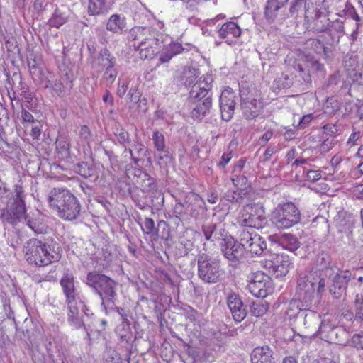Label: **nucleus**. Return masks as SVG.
Instances as JSON below:
<instances>
[{
    "mask_svg": "<svg viewBox=\"0 0 363 363\" xmlns=\"http://www.w3.org/2000/svg\"><path fill=\"white\" fill-rule=\"evenodd\" d=\"M24 198L21 184L14 185L11 191L0 178V218L4 223L14 225L22 220L26 221Z\"/></svg>",
    "mask_w": 363,
    "mask_h": 363,
    "instance_id": "nucleus-1",
    "label": "nucleus"
},
{
    "mask_svg": "<svg viewBox=\"0 0 363 363\" xmlns=\"http://www.w3.org/2000/svg\"><path fill=\"white\" fill-rule=\"evenodd\" d=\"M48 201L57 216L65 220H76L80 215V202L67 189H52L48 194Z\"/></svg>",
    "mask_w": 363,
    "mask_h": 363,
    "instance_id": "nucleus-2",
    "label": "nucleus"
},
{
    "mask_svg": "<svg viewBox=\"0 0 363 363\" xmlns=\"http://www.w3.org/2000/svg\"><path fill=\"white\" fill-rule=\"evenodd\" d=\"M24 250L27 261L38 267L48 265L61 257L58 244L49 240L43 242L38 239H30L26 242Z\"/></svg>",
    "mask_w": 363,
    "mask_h": 363,
    "instance_id": "nucleus-3",
    "label": "nucleus"
},
{
    "mask_svg": "<svg viewBox=\"0 0 363 363\" xmlns=\"http://www.w3.org/2000/svg\"><path fill=\"white\" fill-rule=\"evenodd\" d=\"M325 291V279L318 271L305 270L298 274L296 296L304 309L311 306L315 294L321 296Z\"/></svg>",
    "mask_w": 363,
    "mask_h": 363,
    "instance_id": "nucleus-4",
    "label": "nucleus"
},
{
    "mask_svg": "<svg viewBox=\"0 0 363 363\" xmlns=\"http://www.w3.org/2000/svg\"><path fill=\"white\" fill-rule=\"evenodd\" d=\"M86 283L99 294L105 311L106 305H114L116 284L113 279L96 272H90L87 274Z\"/></svg>",
    "mask_w": 363,
    "mask_h": 363,
    "instance_id": "nucleus-5",
    "label": "nucleus"
},
{
    "mask_svg": "<svg viewBox=\"0 0 363 363\" xmlns=\"http://www.w3.org/2000/svg\"><path fill=\"white\" fill-rule=\"evenodd\" d=\"M301 220V212L292 202L279 204L272 213V221L279 229L289 228Z\"/></svg>",
    "mask_w": 363,
    "mask_h": 363,
    "instance_id": "nucleus-6",
    "label": "nucleus"
},
{
    "mask_svg": "<svg viewBox=\"0 0 363 363\" xmlns=\"http://www.w3.org/2000/svg\"><path fill=\"white\" fill-rule=\"evenodd\" d=\"M197 268L199 278L206 284L218 282L223 274L219 263L205 253L198 255Z\"/></svg>",
    "mask_w": 363,
    "mask_h": 363,
    "instance_id": "nucleus-7",
    "label": "nucleus"
},
{
    "mask_svg": "<svg viewBox=\"0 0 363 363\" xmlns=\"http://www.w3.org/2000/svg\"><path fill=\"white\" fill-rule=\"evenodd\" d=\"M201 198L193 192L188 193L184 201L177 199L173 208V215L179 221L189 222L191 218H196L199 216L196 203Z\"/></svg>",
    "mask_w": 363,
    "mask_h": 363,
    "instance_id": "nucleus-8",
    "label": "nucleus"
},
{
    "mask_svg": "<svg viewBox=\"0 0 363 363\" xmlns=\"http://www.w3.org/2000/svg\"><path fill=\"white\" fill-rule=\"evenodd\" d=\"M237 222L240 228H247L252 229L262 228L266 222L267 218L264 211L255 206L247 205L245 206L240 212L237 218Z\"/></svg>",
    "mask_w": 363,
    "mask_h": 363,
    "instance_id": "nucleus-9",
    "label": "nucleus"
},
{
    "mask_svg": "<svg viewBox=\"0 0 363 363\" xmlns=\"http://www.w3.org/2000/svg\"><path fill=\"white\" fill-rule=\"evenodd\" d=\"M240 101L243 116L247 120L255 118L262 109L259 94L255 89L240 91Z\"/></svg>",
    "mask_w": 363,
    "mask_h": 363,
    "instance_id": "nucleus-10",
    "label": "nucleus"
},
{
    "mask_svg": "<svg viewBox=\"0 0 363 363\" xmlns=\"http://www.w3.org/2000/svg\"><path fill=\"white\" fill-rule=\"evenodd\" d=\"M144 34H147L140 40L139 44L135 47L139 52L141 60H150L159 53L160 50V40L156 38V33L150 28H143Z\"/></svg>",
    "mask_w": 363,
    "mask_h": 363,
    "instance_id": "nucleus-11",
    "label": "nucleus"
},
{
    "mask_svg": "<svg viewBox=\"0 0 363 363\" xmlns=\"http://www.w3.org/2000/svg\"><path fill=\"white\" fill-rule=\"evenodd\" d=\"M263 267L275 277H285L292 267L290 257L284 254H273L262 262Z\"/></svg>",
    "mask_w": 363,
    "mask_h": 363,
    "instance_id": "nucleus-12",
    "label": "nucleus"
},
{
    "mask_svg": "<svg viewBox=\"0 0 363 363\" xmlns=\"http://www.w3.org/2000/svg\"><path fill=\"white\" fill-rule=\"evenodd\" d=\"M247 290L252 295L257 298L266 297L271 291V284L269 277L263 272L257 271L248 276Z\"/></svg>",
    "mask_w": 363,
    "mask_h": 363,
    "instance_id": "nucleus-13",
    "label": "nucleus"
},
{
    "mask_svg": "<svg viewBox=\"0 0 363 363\" xmlns=\"http://www.w3.org/2000/svg\"><path fill=\"white\" fill-rule=\"evenodd\" d=\"M68 313L67 319L68 322L76 329L82 328L84 325V317H89L92 315L89 313V308L82 301H79L78 305L76 302L74 303L67 304Z\"/></svg>",
    "mask_w": 363,
    "mask_h": 363,
    "instance_id": "nucleus-14",
    "label": "nucleus"
},
{
    "mask_svg": "<svg viewBox=\"0 0 363 363\" xmlns=\"http://www.w3.org/2000/svg\"><path fill=\"white\" fill-rule=\"evenodd\" d=\"M235 105L236 94L231 88L228 87L220 96V109L223 120L229 121L233 118Z\"/></svg>",
    "mask_w": 363,
    "mask_h": 363,
    "instance_id": "nucleus-15",
    "label": "nucleus"
},
{
    "mask_svg": "<svg viewBox=\"0 0 363 363\" xmlns=\"http://www.w3.org/2000/svg\"><path fill=\"white\" fill-rule=\"evenodd\" d=\"M226 303L235 321L240 323L246 318L247 306L238 294L235 292L227 294Z\"/></svg>",
    "mask_w": 363,
    "mask_h": 363,
    "instance_id": "nucleus-16",
    "label": "nucleus"
},
{
    "mask_svg": "<svg viewBox=\"0 0 363 363\" xmlns=\"http://www.w3.org/2000/svg\"><path fill=\"white\" fill-rule=\"evenodd\" d=\"M213 78L211 76L204 77L203 79H199L191 87L189 92L188 101L203 100L205 98L211 97L212 99V82Z\"/></svg>",
    "mask_w": 363,
    "mask_h": 363,
    "instance_id": "nucleus-17",
    "label": "nucleus"
},
{
    "mask_svg": "<svg viewBox=\"0 0 363 363\" xmlns=\"http://www.w3.org/2000/svg\"><path fill=\"white\" fill-rule=\"evenodd\" d=\"M350 279L351 273L350 271H340L333 279V284L329 288L330 294L335 298H341L345 294Z\"/></svg>",
    "mask_w": 363,
    "mask_h": 363,
    "instance_id": "nucleus-18",
    "label": "nucleus"
},
{
    "mask_svg": "<svg viewBox=\"0 0 363 363\" xmlns=\"http://www.w3.org/2000/svg\"><path fill=\"white\" fill-rule=\"evenodd\" d=\"M221 250L225 258L230 261H237L244 255V248L239 240L236 241L232 237L224 238L221 243Z\"/></svg>",
    "mask_w": 363,
    "mask_h": 363,
    "instance_id": "nucleus-19",
    "label": "nucleus"
},
{
    "mask_svg": "<svg viewBox=\"0 0 363 363\" xmlns=\"http://www.w3.org/2000/svg\"><path fill=\"white\" fill-rule=\"evenodd\" d=\"M316 30L320 33L328 32L331 42H328L327 44L330 45H332L334 41L338 42L340 38L345 34L344 22L340 19L330 21L327 25H323L320 27L317 26Z\"/></svg>",
    "mask_w": 363,
    "mask_h": 363,
    "instance_id": "nucleus-20",
    "label": "nucleus"
},
{
    "mask_svg": "<svg viewBox=\"0 0 363 363\" xmlns=\"http://www.w3.org/2000/svg\"><path fill=\"white\" fill-rule=\"evenodd\" d=\"M190 116L192 118L201 120L209 112L212 106V99L205 98L203 100L188 101Z\"/></svg>",
    "mask_w": 363,
    "mask_h": 363,
    "instance_id": "nucleus-21",
    "label": "nucleus"
},
{
    "mask_svg": "<svg viewBox=\"0 0 363 363\" xmlns=\"http://www.w3.org/2000/svg\"><path fill=\"white\" fill-rule=\"evenodd\" d=\"M202 231L206 240L211 242L224 240L226 238L227 231L221 223H209L203 225Z\"/></svg>",
    "mask_w": 363,
    "mask_h": 363,
    "instance_id": "nucleus-22",
    "label": "nucleus"
},
{
    "mask_svg": "<svg viewBox=\"0 0 363 363\" xmlns=\"http://www.w3.org/2000/svg\"><path fill=\"white\" fill-rule=\"evenodd\" d=\"M133 179L143 191H152L157 189L156 180L141 169H133Z\"/></svg>",
    "mask_w": 363,
    "mask_h": 363,
    "instance_id": "nucleus-23",
    "label": "nucleus"
},
{
    "mask_svg": "<svg viewBox=\"0 0 363 363\" xmlns=\"http://www.w3.org/2000/svg\"><path fill=\"white\" fill-rule=\"evenodd\" d=\"M219 36L225 39V42L230 44L235 38H238L241 34V29L234 22H228L224 23L218 30Z\"/></svg>",
    "mask_w": 363,
    "mask_h": 363,
    "instance_id": "nucleus-24",
    "label": "nucleus"
},
{
    "mask_svg": "<svg viewBox=\"0 0 363 363\" xmlns=\"http://www.w3.org/2000/svg\"><path fill=\"white\" fill-rule=\"evenodd\" d=\"M60 285L65 296L67 304L74 303L76 302V290L73 276H64L60 280Z\"/></svg>",
    "mask_w": 363,
    "mask_h": 363,
    "instance_id": "nucleus-25",
    "label": "nucleus"
},
{
    "mask_svg": "<svg viewBox=\"0 0 363 363\" xmlns=\"http://www.w3.org/2000/svg\"><path fill=\"white\" fill-rule=\"evenodd\" d=\"M56 152L58 158L68 160L71 157L70 140L66 135H59L56 142Z\"/></svg>",
    "mask_w": 363,
    "mask_h": 363,
    "instance_id": "nucleus-26",
    "label": "nucleus"
},
{
    "mask_svg": "<svg viewBox=\"0 0 363 363\" xmlns=\"http://www.w3.org/2000/svg\"><path fill=\"white\" fill-rule=\"evenodd\" d=\"M273 352L268 346L255 347L251 353L252 363H273Z\"/></svg>",
    "mask_w": 363,
    "mask_h": 363,
    "instance_id": "nucleus-27",
    "label": "nucleus"
},
{
    "mask_svg": "<svg viewBox=\"0 0 363 363\" xmlns=\"http://www.w3.org/2000/svg\"><path fill=\"white\" fill-rule=\"evenodd\" d=\"M274 241L284 249L294 252L300 247V242L296 236L291 233H284L277 236Z\"/></svg>",
    "mask_w": 363,
    "mask_h": 363,
    "instance_id": "nucleus-28",
    "label": "nucleus"
},
{
    "mask_svg": "<svg viewBox=\"0 0 363 363\" xmlns=\"http://www.w3.org/2000/svg\"><path fill=\"white\" fill-rule=\"evenodd\" d=\"M69 14L70 12L69 9L65 6L57 8L49 19L48 24L50 26L59 28L67 22Z\"/></svg>",
    "mask_w": 363,
    "mask_h": 363,
    "instance_id": "nucleus-29",
    "label": "nucleus"
},
{
    "mask_svg": "<svg viewBox=\"0 0 363 363\" xmlns=\"http://www.w3.org/2000/svg\"><path fill=\"white\" fill-rule=\"evenodd\" d=\"M340 328L333 325L329 320H323L319 326L318 333L323 340H333L337 336Z\"/></svg>",
    "mask_w": 363,
    "mask_h": 363,
    "instance_id": "nucleus-30",
    "label": "nucleus"
},
{
    "mask_svg": "<svg viewBox=\"0 0 363 363\" xmlns=\"http://www.w3.org/2000/svg\"><path fill=\"white\" fill-rule=\"evenodd\" d=\"M97 62L100 67L106 69L115 67L116 59L107 48H104L99 52Z\"/></svg>",
    "mask_w": 363,
    "mask_h": 363,
    "instance_id": "nucleus-31",
    "label": "nucleus"
},
{
    "mask_svg": "<svg viewBox=\"0 0 363 363\" xmlns=\"http://www.w3.org/2000/svg\"><path fill=\"white\" fill-rule=\"evenodd\" d=\"M267 249V243L260 235H255L254 242L250 243L249 247L245 248V251L252 255H260Z\"/></svg>",
    "mask_w": 363,
    "mask_h": 363,
    "instance_id": "nucleus-32",
    "label": "nucleus"
},
{
    "mask_svg": "<svg viewBox=\"0 0 363 363\" xmlns=\"http://www.w3.org/2000/svg\"><path fill=\"white\" fill-rule=\"evenodd\" d=\"M255 235H259L252 228H240L238 231V239L244 249L254 242Z\"/></svg>",
    "mask_w": 363,
    "mask_h": 363,
    "instance_id": "nucleus-33",
    "label": "nucleus"
},
{
    "mask_svg": "<svg viewBox=\"0 0 363 363\" xmlns=\"http://www.w3.org/2000/svg\"><path fill=\"white\" fill-rule=\"evenodd\" d=\"M72 82L70 80L69 84L66 86L63 84L60 79H55L52 82L48 79L45 82V88H51L52 91L60 97H63L66 94V89L72 88Z\"/></svg>",
    "mask_w": 363,
    "mask_h": 363,
    "instance_id": "nucleus-34",
    "label": "nucleus"
},
{
    "mask_svg": "<svg viewBox=\"0 0 363 363\" xmlns=\"http://www.w3.org/2000/svg\"><path fill=\"white\" fill-rule=\"evenodd\" d=\"M125 26L124 18L118 14H113L106 23V29L114 33H121Z\"/></svg>",
    "mask_w": 363,
    "mask_h": 363,
    "instance_id": "nucleus-35",
    "label": "nucleus"
},
{
    "mask_svg": "<svg viewBox=\"0 0 363 363\" xmlns=\"http://www.w3.org/2000/svg\"><path fill=\"white\" fill-rule=\"evenodd\" d=\"M125 152L130 153L131 159L135 165L138 164V162L145 155L147 150L145 147L140 143L135 142L132 148H125Z\"/></svg>",
    "mask_w": 363,
    "mask_h": 363,
    "instance_id": "nucleus-36",
    "label": "nucleus"
},
{
    "mask_svg": "<svg viewBox=\"0 0 363 363\" xmlns=\"http://www.w3.org/2000/svg\"><path fill=\"white\" fill-rule=\"evenodd\" d=\"M27 62L32 78L34 80H37V79H40L42 70L40 60L30 55V57L28 58Z\"/></svg>",
    "mask_w": 363,
    "mask_h": 363,
    "instance_id": "nucleus-37",
    "label": "nucleus"
},
{
    "mask_svg": "<svg viewBox=\"0 0 363 363\" xmlns=\"http://www.w3.org/2000/svg\"><path fill=\"white\" fill-rule=\"evenodd\" d=\"M281 5L277 3V0H267L264 8L265 18L272 21L277 16V12L281 9Z\"/></svg>",
    "mask_w": 363,
    "mask_h": 363,
    "instance_id": "nucleus-38",
    "label": "nucleus"
},
{
    "mask_svg": "<svg viewBox=\"0 0 363 363\" xmlns=\"http://www.w3.org/2000/svg\"><path fill=\"white\" fill-rule=\"evenodd\" d=\"M88 10L91 15H99L106 11L105 0H89Z\"/></svg>",
    "mask_w": 363,
    "mask_h": 363,
    "instance_id": "nucleus-39",
    "label": "nucleus"
},
{
    "mask_svg": "<svg viewBox=\"0 0 363 363\" xmlns=\"http://www.w3.org/2000/svg\"><path fill=\"white\" fill-rule=\"evenodd\" d=\"M155 158L157 163L162 167L170 163L172 160V154L170 153L169 148H164L163 150H157V153L155 154Z\"/></svg>",
    "mask_w": 363,
    "mask_h": 363,
    "instance_id": "nucleus-40",
    "label": "nucleus"
},
{
    "mask_svg": "<svg viewBox=\"0 0 363 363\" xmlns=\"http://www.w3.org/2000/svg\"><path fill=\"white\" fill-rule=\"evenodd\" d=\"M355 315L354 320L358 323L363 322V296L357 294L354 301Z\"/></svg>",
    "mask_w": 363,
    "mask_h": 363,
    "instance_id": "nucleus-41",
    "label": "nucleus"
},
{
    "mask_svg": "<svg viewBox=\"0 0 363 363\" xmlns=\"http://www.w3.org/2000/svg\"><path fill=\"white\" fill-rule=\"evenodd\" d=\"M75 171L82 177L89 178L94 174V169L87 162H82L77 164Z\"/></svg>",
    "mask_w": 363,
    "mask_h": 363,
    "instance_id": "nucleus-42",
    "label": "nucleus"
},
{
    "mask_svg": "<svg viewBox=\"0 0 363 363\" xmlns=\"http://www.w3.org/2000/svg\"><path fill=\"white\" fill-rule=\"evenodd\" d=\"M114 135L116 137L118 143L126 147V145L130 143L129 133L121 126L116 127L114 130Z\"/></svg>",
    "mask_w": 363,
    "mask_h": 363,
    "instance_id": "nucleus-43",
    "label": "nucleus"
},
{
    "mask_svg": "<svg viewBox=\"0 0 363 363\" xmlns=\"http://www.w3.org/2000/svg\"><path fill=\"white\" fill-rule=\"evenodd\" d=\"M117 75L118 71L116 70L115 67H113L111 68L104 69L102 79L107 86H111L113 83L115 82Z\"/></svg>",
    "mask_w": 363,
    "mask_h": 363,
    "instance_id": "nucleus-44",
    "label": "nucleus"
},
{
    "mask_svg": "<svg viewBox=\"0 0 363 363\" xmlns=\"http://www.w3.org/2000/svg\"><path fill=\"white\" fill-rule=\"evenodd\" d=\"M152 141L154 147L156 150H163L166 148L165 138L164 135L158 130L155 131L152 133Z\"/></svg>",
    "mask_w": 363,
    "mask_h": 363,
    "instance_id": "nucleus-45",
    "label": "nucleus"
},
{
    "mask_svg": "<svg viewBox=\"0 0 363 363\" xmlns=\"http://www.w3.org/2000/svg\"><path fill=\"white\" fill-rule=\"evenodd\" d=\"M330 263V256L327 252H321L316 257V266L318 270L326 269Z\"/></svg>",
    "mask_w": 363,
    "mask_h": 363,
    "instance_id": "nucleus-46",
    "label": "nucleus"
},
{
    "mask_svg": "<svg viewBox=\"0 0 363 363\" xmlns=\"http://www.w3.org/2000/svg\"><path fill=\"white\" fill-rule=\"evenodd\" d=\"M198 77V72L196 69H189L187 71L184 72V84L186 86H190L195 83H196L198 81L196 80Z\"/></svg>",
    "mask_w": 363,
    "mask_h": 363,
    "instance_id": "nucleus-47",
    "label": "nucleus"
},
{
    "mask_svg": "<svg viewBox=\"0 0 363 363\" xmlns=\"http://www.w3.org/2000/svg\"><path fill=\"white\" fill-rule=\"evenodd\" d=\"M79 139L82 146L89 145L92 135L89 128L86 125L82 126L79 131Z\"/></svg>",
    "mask_w": 363,
    "mask_h": 363,
    "instance_id": "nucleus-48",
    "label": "nucleus"
},
{
    "mask_svg": "<svg viewBox=\"0 0 363 363\" xmlns=\"http://www.w3.org/2000/svg\"><path fill=\"white\" fill-rule=\"evenodd\" d=\"M267 311V307L265 304L260 303H253L251 306V315L255 317H262Z\"/></svg>",
    "mask_w": 363,
    "mask_h": 363,
    "instance_id": "nucleus-49",
    "label": "nucleus"
},
{
    "mask_svg": "<svg viewBox=\"0 0 363 363\" xmlns=\"http://www.w3.org/2000/svg\"><path fill=\"white\" fill-rule=\"evenodd\" d=\"M193 243L185 238H181L179 242V255H187L192 250Z\"/></svg>",
    "mask_w": 363,
    "mask_h": 363,
    "instance_id": "nucleus-50",
    "label": "nucleus"
},
{
    "mask_svg": "<svg viewBox=\"0 0 363 363\" xmlns=\"http://www.w3.org/2000/svg\"><path fill=\"white\" fill-rule=\"evenodd\" d=\"M142 230L147 235H151L155 231V222L150 218H145L144 221L140 224Z\"/></svg>",
    "mask_w": 363,
    "mask_h": 363,
    "instance_id": "nucleus-51",
    "label": "nucleus"
},
{
    "mask_svg": "<svg viewBox=\"0 0 363 363\" xmlns=\"http://www.w3.org/2000/svg\"><path fill=\"white\" fill-rule=\"evenodd\" d=\"M226 201L231 203H238L242 199V196L238 190H228L224 195Z\"/></svg>",
    "mask_w": 363,
    "mask_h": 363,
    "instance_id": "nucleus-52",
    "label": "nucleus"
},
{
    "mask_svg": "<svg viewBox=\"0 0 363 363\" xmlns=\"http://www.w3.org/2000/svg\"><path fill=\"white\" fill-rule=\"evenodd\" d=\"M311 44L314 48L316 52L319 54L323 52L324 55H326L327 48L320 38L312 40Z\"/></svg>",
    "mask_w": 363,
    "mask_h": 363,
    "instance_id": "nucleus-53",
    "label": "nucleus"
},
{
    "mask_svg": "<svg viewBox=\"0 0 363 363\" xmlns=\"http://www.w3.org/2000/svg\"><path fill=\"white\" fill-rule=\"evenodd\" d=\"M338 131L337 126L334 124H325L323 127V136L327 138V136H333L336 134Z\"/></svg>",
    "mask_w": 363,
    "mask_h": 363,
    "instance_id": "nucleus-54",
    "label": "nucleus"
},
{
    "mask_svg": "<svg viewBox=\"0 0 363 363\" xmlns=\"http://www.w3.org/2000/svg\"><path fill=\"white\" fill-rule=\"evenodd\" d=\"M313 118V114L312 113L302 116V118H300L298 121L297 127H298L300 129H304L309 125Z\"/></svg>",
    "mask_w": 363,
    "mask_h": 363,
    "instance_id": "nucleus-55",
    "label": "nucleus"
},
{
    "mask_svg": "<svg viewBox=\"0 0 363 363\" xmlns=\"http://www.w3.org/2000/svg\"><path fill=\"white\" fill-rule=\"evenodd\" d=\"M351 344L357 349H363V333L354 334L351 340Z\"/></svg>",
    "mask_w": 363,
    "mask_h": 363,
    "instance_id": "nucleus-56",
    "label": "nucleus"
},
{
    "mask_svg": "<svg viewBox=\"0 0 363 363\" xmlns=\"http://www.w3.org/2000/svg\"><path fill=\"white\" fill-rule=\"evenodd\" d=\"M21 117L23 123H28V124L36 123L33 115L26 109H23V108L22 109Z\"/></svg>",
    "mask_w": 363,
    "mask_h": 363,
    "instance_id": "nucleus-57",
    "label": "nucleus"
},
{
    "mask_svg": "<svg viewBox=\"0 0 363 363\" xmlns=\"http://www.w3.org/2000/svg\"><path fill=\"white\" fill-rule=\"evenodd\" d=\"M342 13L346 17L352 18L357 12L352 4L347 2Z\"/></svg>",
    "mask_w": 363,
    "mask_h": 363,
    "instance_id": "nucleus-58",
    "label": "nucleus"
},
{
    "mask_svg": "<svg viewBox=\"0 0 363 363\" xmlns=\"http://www.w3.org/2000/svg\"><path fill=\"white\" fill-rule=\"evenodd\" d=\"M321 172L319 170H308L306 172V178L308 181L316 182L321 178Z\"/></svg>",
    "mask_w": 363,
    "mask_h": 363,
    "instance_id": "nucleus-59",
    "label": "nucleus"
},
{
    "mask_svg": "<svg viewBox=\"0 0 363 363\" xmlns=\"http://www.w3.org/2000/svg\"><path fill=\"white\" fill-rule=\"evenodd\" d=\"M118 86L117 89V94L120 97H123L125 94L126 93L128 88V84L124 80H118Z\"/></svg>",
    "mask_w": 363,
    "mask_h": 363,
    "instance_id": "nucleus-60",
    "label": "nucleus"
},
{
    "mask_svg": "<svg viewBox=\"0 0 363 363\" xmlns=\"http://www.w3.org/2000/svg\"><path fill=\"white\" fill-rule=\"evenodd\" d=\"M168 46L169 49H171L176 55L180 54L185 50H188L187 48H184L183 45L179 43H172L169 44Z\"/></svg>",
    "mask_w": 363,
    "mask_h": 363,
    "instance_id": "nucleus-61",
    "label": "nucleus"
},
{
    "mask_svg": "<svg viewBox=\"0 0 363 363\" xmlns=\"http://www.w3.org/2000/svg\"><path fill=\"white\" fill-rule=\"evenodd\" d=\"M232 158V152H225L223 154L220 161L218 162V166L220 168H224L225 165L230 162Z\"/></svg>",
    "mask_w": 363,
    "mask_h": 363,
    "instance_id": "nucleus-62",
    "label": "nucleus"
},
{
    "mask_svg": "<svg viewBox=\"0 0 363 363\" xmlns=\"http://www.w3.org/2000/svg\"><path fill=\"white\" fill-rule=\"evenodd\" d=\"M273 132L272 130H267L265 132L259 139L258 143L259 145L264 146L267 142L272 138Z\"/></svg>",
    "mask_w": 363,
    "mask_h": 363,
    "instance_id": "nucleus-63",
    "label": "nucleus"
},
{
    "mask_svg": "<svg viewBox=\"0 0 363 363\" xmlns=\"http://www.w3.org/2000/svg\"><path fill=\"white\" fill-rule=\"evenodd\" d=\"M274 153V148L272 146L268 147L264 152L260 162H264L270 160L273 154Z\"/></svg>",
    "mask_w": 363,
    "mask_h": 363,
    "instance_id": "nucleus-64",
    "label": "nucleus"
}]
</instances>
